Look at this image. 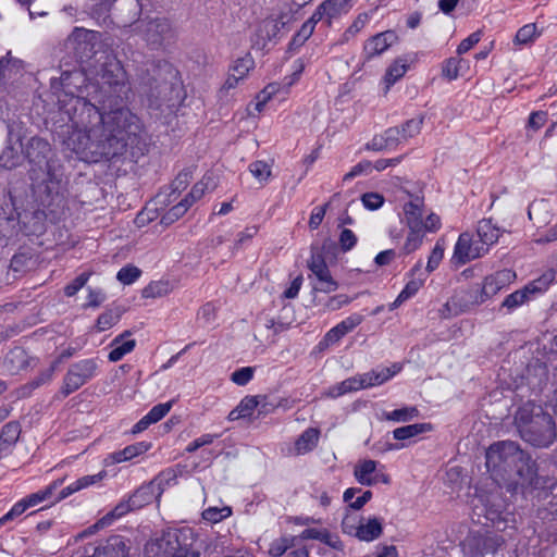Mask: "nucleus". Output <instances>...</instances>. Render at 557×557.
<instances>
[{
    "label": "nucleus",
    "mask_w": 557,
    "mask_h": 557,
    "mask_svg": "<svg viewBox=\"0 0 557 557\" xmlns=\"http://www.w3.org/2000/svg\"><path fill=\"white\" fill-rule=\"evenodd\" d=\"M408 281L398 294L397 298L391 304V309L399 307L403 302L413 297L426 281V274L421 271V263H417L408 274Z\"/></svg>",
    "instance_id": "nucleus-18"
},
{
    "label": "nucleus",
    "mask_w": 557,
    "mask_h": 557,
    "mask_svg": "<svg viewBox=\"0 0 557 557\" xmlns=\"http://www.w3.org/2000/svg\"><path fill=\"white\" fill-rule=\"evenodd\" d=\"M344 533L355 536L363 542H372L381 536L383 522L377 517L360 518L356 515L347 513L342 522Z\"/></svg>",
    "instance_id": "nucleus-5"
},
{
    "label": "nucleus",
    "mask_w": 557,
    "mask_h": 557,
    "mask_svg": "<svg viewBox=\"0 0 557 557\" xmlns=\"http://www.w3.org/2000/svg\"><path fill=\"white\" fill-rule=\"evenodd\" d=\"M475 287L467 289H458L446 301L441 309L443 318H450L469 311L472 307L482 305L483 302H474Z\"/></svg>",
    "instance_id": "nucleus-12"
},
{
    "label": "nucleus",
    "mask_w": 557,
    "mask_h": 557,
    "mask_svg": "<svg viewBox=\"0 0 557 557\" xmlns=\"http://www.w3.org/2000/svg\"><path fill=\"white\" fill-rule=\"evenodd\" d=\"M255 368L244 367L234 371L231 375V380L238 386H244L253 377Z\"/></svg>",
    "instance_id": "nucleus-55"
},
{
    "label": "nucleus",
    "mask_w": 557,
    "mask_h": 557,
    "mask_svg": "<svg viewBox=\"0 0 557 557\" xmlns=\"http://www.w3.org/2000/svg\"><path fill=\"white\" fill-rule=\"evenodd\" d=\"M143 39L151 47L161 46L171 37V27L164 21H149L141 25Z\"/></svg>",
    "instance_id": "nucleus-20"
},
{
    "label": "nucleus",
    "mask_w": 557,
    "mask_h": 557,
    "mask_svg": "<svg viewBox=\"0 0 557 557\" xmlns=\"http://www.w3.org/2000/svg\"><path fill=\"white\" fill-rule=\"evenodd\" d=\"M191 207V205L183 198L178 203L173 206L161 219V222L169 225L182 218L188 209Z\"/></svg>",
    "instance_id": "nucleus-45"
},
{
    "label": "nucleus",
    "mask_w": 557,
    "mask_h": 557,
    "mask_svg": "<svg viewBox=\"0 0 557 557\" xmlns=\"http://www.w3.org/2000/svg\"><path fill=\"white\" fill-rule=\"evenodd\" d=\"M516 278L515 272L509 269L497 271L487 275L481 287H475L474 302H486L508 286Z\"/></svg>",
    "instance_id": "nucleus-10"
},
{
    "label": "nucleus",
    "mask_w": 557,
    "mask_h": 557,
    "mask_svg": "<svg viewBox=\"0 0 557 557\" xmlns=\"http://www.w3.org/2000/svg\"><path fill=\"white\" fill-rule=\"evenodd\" d=\"M398 41L394 30H385L368 38L363 45V54L367 60L383 54Z\"/></svg>",
    "instance_id": "nucleus-16"
},
{
    "label": "nucleus",
    "mask_w": 557,
    "mask_h": 557,
    "mask_svg": "<svg viewBox=\"0 0 557 557\" xmlns=\"http://www.w3.org/2000/svg\"><path fill=\"white\" fill-rule=\"evenodd\" d=\"M22 156L13 147H8L0 156V166L4 169H13L20 164Z\"/></svg>",
    "instance_id": "nucleus-47"
},
{
    "label": "nucleus",
    "mask_w": 557,
    "mask_h": 557,
    "mask_svg": "<svg viewBox=\"0 0 557 557\" xmlns=\"http://www.w3.org/2000/svg\"><path fill=\"white\" fill-rule=\"evenodd\" d=\"M486 252L487 247L481 245L479 240L474 239L469 233H462L455 244L450 262L455 267H460L484 256Z\"/></svg>",
    "instance_id": "nucleus-9"
},
{
    "label": "nucleus",
    "mask_w": 557,
    "mask_h": 557,
    "mask_svg": "<svg viewBox=\"0 0 557 557\" xmlns=\"http://www.w3.org/2000/svg\"><path fill=\"white\" fill-rule=\"evenodd\" d=\"M301 540H317L334 549H342L343 544L338 535L324 528H308L300 534Z\"/></svg>",
    "instance_id": "nucleus-27"
},
{
    "label": "nucleus",
    "mask_w": 557,
    "mask_h": 557,
    "mask_svg": "<svg viewBox=\"0 0 557 557\" xmlns=\"http://www.w3.org/2000/svg\"><path fill=\"white\" fill-rule=\"evenodd\" d=\"M327 206L329 205L325 203L323 206H317L312 209L310 219H309V227L311 230H317L321 225V223L324 219V215L326 213Z\"/></svg>",
    "instance_id": "nucleus-60"
},
{
    "label": "nucleus",
    "mask_w": 557,
    "mask_h": 557,
    "mask_svg": "<svg viewBox=\"0 0 557 557\" xmlns=\"http://www.w3.org/2000/svg\"><path fill=\"white\" fill-rule=\"evenodd\" d=\"M311 272V293L313 306L322 305L320 294H331L338 289L339 284L333 277L325 260L322 256H312L308 262Z\"/></svg>",
    "instance_id": "nucleus-4"
},
{
    "label": "nucleus",
    "mask_w": 557,
    "mask_h": 557,
    "mask_svg": "<svg viewBox=\"0 0 557 557\" xmlns=\"http://www.w3.org/2000/svg\"><path fill=\"white\" fill-rule=\"evenodd\" d=\"M413 60L414 55L405 54L397 57L391 62V64L386 67L381 81L384 92H387L395 83L405 76L409 70L410 63L413 62Z\"/></svg>",
    "instance_id": "nucleus-17"
},
{
    "label": "nucleus",
    "mask_w": 557,
    "mask_h": 557,
    "mask_svg": "<svg viewBox=\"0 0 557 557\" xmlns=\"http://www.w3.org/2000/svg\"><path fill=\"white\" fill-rule=\"evenodd\" d=\"M22 62L10 53L0 59V82L14 79L22 71Z\"/></svg>",
    "instance_id": "nucleus-35"
},
{
    "label": "nucleus",
    "mask_w": 557,
    "mask_h": 557,
    "mask_svg": "<svg viewBox=\"0 0 557 557\" xmlns=\"http://www.w3.org/2000/svg\"><path fill=\"white\" fill-rule=\"evenodd\" d=\"M374 13L375 9H372L369 12L358 14V16L351 23V25L345 30L343 35V41H348L350 38L355 37L359 32H361L366 27V25L371 21Z\"/></svg>",
    "instance_id": "nucleus-39"
},
{
    "label": "nucleus",
    "mask_w": 557,
    "mask_h": 557,
    "mask_svg": "<svg viewBox=\"0 0 557 557\" xmlns=\"http://www.w3.org/2000/svg\"><path fill=\"white\" fill-rule=\"evenodd\" d=\"M445 253V243L443 239H438L429 256L426 263V272L431 273L436 270L442 262Z\"/></svg>",
    "instance_id": "nucleus-46"
},
{
    "label": "nucleus",
    "mask_w": 557,
    "mask_h": 557,
    "mask_svg": "<svg viewBox=\"0 0 557 557\" xmlns=\"http://www.w3.org/2000/svg\"><path fill=\"white\" fill-rule=\"evenodd\" d=\"M319 440V431L317 429L306 430L295 442V453L297 455L306 454L312 450Z\"/></svg>",
    "instance_id": "nucleus-37"
},
{
    "label": "nucleus",
    "mask_w": 557,
    "mask_h": 557,
    "mask_svg": "<svg viewBox=\"0 0 557 557\" xmlns=\"http://www.w3.org/2000/svg\"><path fill=\"white\" fill-rule=\"evenodd\" d=\"M339 384L345 394L364 389L360 374L349 377Z\"/></svg>",
    "instance_id": "nucleus-63"
},
{
    "label": "nucleus",
    "mask_w": 557,
    "mask_h": 557,
    "mask_svg": "<svg viewBox=\"0 0 557 557\" xmlns=\"http://www.w3.org/2000/svg\"><path fill=\"white\" fill-rule=\"evenodd\" d=\"M358 238L349 228H343L339 233L338 243L344 252L351 250L357 245Z\"/></svg>",
    "instance_id": "nucleus-53"
},
{
    "label": "nucleus",
    "mask_w": 557,
    "mask_h": 557,
    "mask_svg": "<svg viewBox=\"0 0 557 557\" xmlns=\"http://www.w3.org/2000/svg\"><path fill=\"white\" fill-rule=\"evenodd\" d=\"M28 505L26 504L25 499L22 498L17 503L13 505V507L0 518V524L5 523L9 520H13L17 517H20L22 513H24L28 509Z\"/></svg>",
    "instance_id": "nucleus-58"
},
{
    "label": "nucleus",
    "mask_w": 557,
    "mask_h": 557,
    "mask_svg": "<svg viewBox=\"0 0 557 557\" xmlns=\"http://www.w3.org/2000/svg\"><path fill=\"white\" fill-rule=\"evenodd\" d=\"M232 508L230 506H212L202 511V519L209 523L215 524L231 517Z\"/></svg>",
    "instance_id": "nucleus-41"
},
{
    "label": "nucleus",
    "mask_w": 557,
    "mask_h": 557,
    "mask_svg": "<svg viewBox=\"0 0 557 557\" xmlns=\"http://www.w3.org/2000/svg\"><path fill=\"white\" fill-rule=\"evenodd\" d=\"M151 443L149 442H138L132 445L126 446L125 448L114 451L108 456L106 459L107 465L121 463L128 460H132L135 457H138L145 453H147L151 448Z\"/></svg>",
    "instance_id": "nucleus-24"
},
{
    "label": "nucleus",
    "mask_w": 557,
    "mask_h": 557,
    "mask_svg": "<svg viewBox=\"0 0 557 557\" xmlns=\"http://www.w3.org/2000/svg\"><path fill=\"white\" fill-rule=\"evenodd\" d=\"M469 69V63L463 59L450 58L442 65V75L448 81H455Z\"/></svg>",
    "instance_id": "nucleus-34"
},
{
    "label": "nucleus",
    "mask_w": 557,
    "mask_h": 557,
    "mask_svg": "<svg viewBox=\"0 0 557 557\" xmlns=\"http://www.w3.org/2000/svg\"><path fill=\"white\" fill-rule=\"evenodd\" d=\"M481 37H482V33L480 30L474 32L471 35H469L457 47V53L463 54V53L468 52L481 40Z\"/></svg>",
    "instance_id": "nucleus-61"
},
{
    "label": "nucleus",
    "mask_w": 557,
    "mask_h": 557,
    "mask_svg": "<svg viewBox=\"0 0 557 557\" xmlns=\"http://www.w3.org/2000/svg\"><path fill=\"white\" fill-rule=\"evenodd\" d=\"M351 7V0H326L318 7L313 16L318 21H324L330 26L333 20L346 14Z\"/></svg>",
    "instance_id": "nucleus-19"
},
{
    "label": "nucleus",
    "mask_w": 557,
    "mask_h": 557,
    "mask_svg": "<svg viewBox=\"0 0 557 557\" xmlns=\"http://www.w3.org/2000/svg\"><path fill=\"white\" fill-rule=\"evenodd\" d=\"M422 123H423V119L420 116L407 121L401 126V128H399L401 131L400 138H401L403 143L406 141L407 139L418 135L421 131Z\"/></svg>",
    "instance_id": "nucleus-48"
},
{
    "label": "nucleus",
    "mask_w": 557,
    "mask_h": 557,
    "mask_svg": "<svg viewBox=\"0 0 557 557\" xmlns=\"http://www.w3.org/2000/svg\"><path fill=\"white\" fill-rule=\"evenodd\" d=\"M255 66V60L250 53L235 59L228 69L227 77L222 86V90L236 88L243 82Z\"/></svg>",
    "instance_id": "nucleus-15"
},
{
    "label": "nucleus",
    "mask_w": 557,
    "mask_h": 557,
    "mask_svg": "<svg viewBox=\"0 0 557 557\" xmlns=\"http://www.w3.org/2000/svg\"><path fill=\"white\" fill-rule=\"evenodd\" d=\"M553 280L554 274L552 272L544 274L539 280L533 281L532 283L527 285L523 289L517 290L508 295L503 301V307L512 310L523 305L525 301L529 300L530 295L541 294L545 292L548 288L549 284L553 282Z\"/></svg>",
    "instance_id": "nucleus-11"
},
{
    "label": "nucleus",
    "mask_w": 557,
    "mask_h": 557,
    "mask_svg": "<svg viewBox=\"0 0 557 557\" xmlns=\"http://www.w3.org/2000/svg\"><path fill=\"white\" fill-rule=\"evenodd\" d=\"M71 101L79 112L64 145L83 161L97 162L110 156L114 139L124 140L125 135L135 134L138 128L136 116L126 108L101 113L81 97H72Z\"/></svg>",
    "instance_id": "nucleus-1"
},
{
    "label": "nucleus",
    "mask_w": 557,
    "mask_h": 557,
    "mask_svg": "<svg viewBox=\"0 0 557 557\" xmlns=\"http://www.w3.org/2000/svg\"><path fill=\"white\" fill-rule=\"evenodd\" d=\"M173 401H166L153 406L132 429L133 434H139L147 430L151 424L159 422L171 410Z\"/></svg>",
    "instance_id": "nucleus-23"
},
{
    "label": "nucleus",
    "mask_w": 557,
    "mask_h": 557,
    "mask_svg": "<svg viewBox=\"0 0 557 557\" xmlns=\"http://www.w3.org/2000/svg\"><path fill=\"white\" fill-rule=\"evenodd\" d=\"M136 347V341L131 338V334L125 332L116 336L110 344L108 359L111 362H117L126 355L131 354Z\"/></svg>",
    "instance_id": "nucleus-25"
},
{
    "label": "nucleus",
    "mask_w": 557,
    "mask_h": 557,
    "mask_svg": "<svg viewBox=\"0 0 557 557\" xmlns=\"http://www.w3.org/2000/svg\"><path fill=\"white\" fill-rule=\"evenodd\" d=\"M140 274L141 271L137 267L126 265L117 272L116 278L124 285H131L137 281Z\"/></svg>",
    "instance_id": "nucleus-49"
},
{
    "label": "nucleus",
    "mask_w": 557,
    "mask_h": 557,
    "mask_svg": "<svg viewBox=\"0 0 557 557\" xmlns=\"http://www.w3.org/2000/svg\"><path fill=\"white\" fill-rule=\"evenodd\" d=\"M119 321V314L112 311L103 312L97 320V329L99 332L109 330Z\"/></svg>",
    "instance_id": "nucleus-59"
},
{
    "label": "nucleus",
    "mask_w": 557,
    "mask_h": 557,
    "mask_svg": "<svg viewBox=\"0 0 557 557\" xmlns=\"http://www.w3.org/2000/svg\"><path fill=\"white\" fill-rule=\"evenodd\" d=\"M170 284L168 282H153L145 289L144 296L147 298L163 297L170 292Z\"/></svg>",
    "instance_id": "nucleus-52"
},
{
    "label": "nucleus",
    "mask_w": 557,
    "mask_h": 557,
    "mask_svg": "<svg viewBox=\"0 0 557 557\" xmlns=\"http://www.w3.org/2000/svg\"><path fill=\"white\" fill-rule=\"evenodd\" d=\"M401 367L398 363H394L391 367H379L367 373H362L361 380L364 388L379 386L391 380L397 373H399Z\"/></svg>",
    "instance_id": "nucleus-22"
},
{
    "label": "nucleus",
    "mask_w": 557,
    "mask_h": 557,
    "mask_svg": "<svg viewBox=\"0 0 557 557\" xmlns=\"http://www.w3.org/2000/svg\"><path fill=\"white\" fill-rule=\"evenodd\" d=\"M90 275V272H84L79 274L73 282L64 287L65 295L69 297L74 296L81 288L84 287Z\"/></svg>",
    "instance_id": "nucleus-57"
},
{
    "label": "nucleus",
    "mask_w": 557,
    "mask_h": 557,
    "mask_svg": "<svg viewBox=\"0 0 557 557\" xmlns=\"http://www.w3.org/2000/svg\"><path fill=\"white\" fill-rule=\"evenodd\" d=\"M350 301H351V298H349L348 296H346L344 294H341V295L332 296V297L327 298L325 301L322 300L321 306H323L324 311H335V310H338V309L347 306L348 304H350Z\"/></svg>",
    "instance_id": "nucleus-50"
},
{
    "label": "nucleus",
    "mask_w": 557,
    "mask_h": 557,
    "mask_svg": "<svg viewBox=\"0 0 557 557\" xmlns=\"http://www.w3.org/2000/svg\"><path fill=\"white\" fill-rule=\"evenodd\" d=\"M515 421L521 437L534 446L547 447L555 440V423L541 406L524 404L516 412Z\"/></svg>",
    "instance_id": "nucleus-3"
},
{
    "label": "nucleus",
    "mask_w": 557,
    "mask_h": 557,
    "mask_svg": "<svg viewBox=\"0 0 557 557\" xmlns=\"http://www.w3.org/2000/svg\"><path fill=\"white\" fill-rule=\"evenodd\" d=\"M289 546H290V540L285 539V537L276 540L271 544V546L269 548V554L273 557L282 556L287 550V548Z\"/></svg>",
    "instance_id": "nucleus-64"
},
{
    "label": "nucleus",
    "mask_w": 557,
    "mask_h": 557,
    "mask_svg": "<svg viewBox=\"0 0 557 557\" xmlns=\"http://www.w3.org/2000/svg\"><path fill=\"white\" fill-rule=\"evenodd\" d=\"M249 172L260 184H267L272 175V164L267 161L257 160L250 163Z\"/></svg>",
    "instance_id": "nucleus-42"
},
{
    "label": "nucleus",
    "mask_w": 557,
    "mask_h": 557,
    "mask_svg": "<svg viewBox=\"0 0 557 557\" xmlns=\"http://www.w3.org/2000/svg\"><path fill=\"white\" fill-rule=\"evenodd\" d=\"M419 417V410L414 406H404L392 411H384L381 419L396 423H405Z\"/></svg>",
    "instance_id": "nucleus-32"
},
{
    "label": "nucleus",
    "mask_w": 557,
    "mask_h": 557,
    "mask_svg": "<svg viewBox=\"0 0 557 557\" xmlns=\"http://www.w3.org/2000/svg\"><path fill=\"white\" fill-rule=\"evenodd\" d=\"M361 202L368 210H377L384 203V197L379 193H366L361 197Z\"/></svg>",
    "instance_id": "nucleus-56"
},
{
    "label": "nucleus",
    "mask_w": 557,
    "mask_h": 557,
    "mask_svg": "<svg viewBox=\"0 0 557 557\" xmlns=\"http://www.w3.org/2000/svg\"><path fill=\"white\" fill-rule=\"evenodd\" d=\"M259 405H260L259 396H246L228 413V420L236 421L239 419L250 418Z\"/></svg>",
    "instance_id": "nucleus-29"
},
{
    "label": "nucleus",
    "mask_w": 557,
    "mask_h": 557,
    "mask_svg": "<svg viewBox=\"0 0 557 557\" xmlns=\"http://www.w3.org/2000/svg\"><path fill=\"white\" fill-rule=\"evenodd\" d=\"M87 381L82 377L76 371H74L72 368L67 371L63 386H62V394L64 396L70 395L71 393L78 389L82 385H84Z\"/></svg>",
    "instance_id": "nucleus-44"
},
{
    "label": "nucleus",
    "mask_w": 557,
    "mask_h": 557,
    "mask_svg": "<svg viewBox=\"0 0 557 557\" xmlns=\"http://www.w3.org/2000/svg\"><path fill=\"white\" fill-rule=\"evenodd\" d=\"M318 22L319 21L315 20L312 14L311 17L302 24V26L297 32V34H295V36L293 37V39L290 41V47L293 49H297V48L301 47L312 35L315 24Z\"/></svg>",
    "instance_id": "nucleus-40"
},
{
    "label": "nucleus",
    "mask_w": 557,
    "mask_h": 557,
    "mask_svg": "<svg viewBox=\"0 0 557 557\" xmlns=\"http://www.w3.org/2000/svg\"><path fill=\"white\" fill-rule=\"evenodd\" d=\"M401 131L399 127H391L384 133L376 135L368 144V148L373 150H392L403 143Z\"/></svg>",
    "instance_id": "nucleus-26"
},
{
    "label": "nucleus",
    "mask_w": 557,
    "mask_h": 557,
    "mask_svg": "<svg viewBox=\"0 0 557 557\" xmlns=\"http://www.w3.org/2000/svg\"><path fill=\"white\" fill-rule=\"evenodd\" d=\"M304 67L305 65L302 61L298 60L295 63V70L293 74L285 77L283 84L271 83L265 86L256 98V110L261 112L265 104L274 98H278L280 100L285 99L289 94L290 87L299 79Z\"/></svg>",
    "instance_id": "nucleus-8"
},
{
    "label": "nucleus",
    "mask_w": 557,
    "mask_h": 557,
    "mask_svg": "<svg viewBox=\"0 0 557 557\" xmlns=\"http://www.w3.org/2000/svg\"><path fill=\"white\" fill-rule=\"evenodd\" d=\"M486 467L491 471L515 469L518 478L513 482V490L532 486L536 479L531 458L513 442L491 445L486 451Z\"/></svg>",
    "instance_id": "nucleus-2"
},
{
    "label": "nucleus",
    "mask_w": 557,
    "mask_h": 557,
    "mask_svg": "<svg viewBox=\"0 0 557 557\" xmlns=\"http://www.w3.org/2000/svg\"><path fill=\"white\" fill-rule=\"evenodd\" d=\"M405 221L410 230H422V205L419 199L404 206Z\"/></svg>",
    "instance_id": "nucleus-31"
},
{
    "label": "nucleus",
    "mask_w": 557,
    "mask_h": 557,
    "mask_svg": "<svg viewBox=\"0 0 557 557\" xmlns=\"http://www.w3.org/2000/svg\"><path fill=\"white\" fill-rule=\"evenodd\" d=\"M422 242H423V231L422 230H410V233L408 234L405 245H404V250L407 253L413 252L422 245Z\"/></svg>",
    "instance_id": "nucleus-51"
},
{
    "label": "nucleus",
    "mask_w": 557,
    "mask_h": 557,
    "mask_svg": "<svg viewBox=\"0 0 557 557\" xmlns=\"http://www.w3.org/2000/svg\"><path fill=\"white\" fill-rule=\"evenodd\" d=\"M371 169H372L371 162L361 161L358 164H356L355 166H352L351 170L344 175L343 180L344 181L352 180L361 174L369 173L371 171Z\"/></svg>",
    "instance_id": "nucleus-62"
},
{
    "label": "nucleus",
    "mask_w": 557,
    "mask_h": 557,
    "mask_svg": "<svg viewBox=\"0 0 557 557\" xmlns=\"http://www.w3.org/2000/svg\"><path fill=\"white\" fill-rule=\"evenodd\" d=\"M476 233L479 243L487 249L498 240L500 235L499 228L491 220L480 221Z\"/></svg>",
    "instance_id": "nucleus-30"
},
{
    "label": "nucleus",
    "mask_w": 557,
    "mask_h": 557,
    "mask_svg": "<svg viewBox=\"0 0 557 557\" xmlns=\"http://www.w3.org/2000/svg\"><path fill=\"white\" fill-rule=\"evenodd\" d=\"M108 476V472L106 470H101L96 474L84 475L62 488L59 495L55 497L57 502L63 500L71 496L72 494L78 493L83 490L89 488L91 486H100L102 481Z\"/></svg>",
    "instance_id": "nucleus-21"
},
{
    "label": "nucleus",
    "mask_w": 557,
    "mask_h": 557,
    "mask_svg": "<svg viewBox=\"0 0 557 557\" xmlns=\"http://www.w3.org/2000/svg\"><path fill=\"white\" fill-rule=\"evenodd\" d=\"M183 531L168 529L157 533L145 545L147 557H171L181 546Z\"/></svg>",
    "instance_id": "nucleus-7"
},
{
    "label": "nucleus",
    "mask_w": 557,
    "mask_h": 557,
    "mask_svg": "<svg viewBox=\"0 0 557 557\" xmlns=\"http://www.w3.org/2000/svg\"><path fill=\"white\" fill-rule=\"evenodd\" d=\"M432 430L433 426L431 423H414L395 429L393 431V437L397 441H406L431 432Z\"/></svg>",
    "instance_id": "nucleus-33"
},
{
    "label": "nucleus",
    "mask_w": 557,
    "mask_h": 557,
    "mask_svg": "<svg viewBox=\"0 0 557 557\" xmlns=\"http://www.w3.org/2000/svg\"><path fill=\"white\" fill-rule=\"evenodd\" d=\"M362 321L363 317L361 314H350L325 333L324 337L319 343V348L326 349L336 345L344 336L352 332L359 324H361Z\"/></svg>",
    "instance_id": "nucleus-13"
},
{
    "label": "nucleus",
    "mask_w": 557,
    "mask_h": 557,
    "mask_svg": "<svg viewBox=\"0 0 557 557\" xmlns=\"http://www.w3.org/2000/svg\"><path fill=\"white\" fill-rule=\"evenodd\" d=\"M21 433L17 423H8L0 433V457L16 443Z\"/></svg>",
    "instance_id": "nucleus-36"
},
{
    "label": "nucleus",
    "mask_w": 557,
    "mask_h": 557,
    "mask_svg": "<svg viewBox=\"0 0 557 557\" xmlns=\"http://www.w3.org/2000/svg\"><path fill=\"white\" fill-rule=\"evenodd\" d=\"M215 187L213 177L206 175L197 182L190 189V191L184 197L193 206L196 201L201 199L203 195Z\"/></svg>",
    "instance_id": "nucleus-38"
},
{
    "label": "nucleus",
    "mask_w": 557,
    "mask_h": 557,
    "mask_svg": "<svg viewBox=\"0 0 557 557\" xmlns=\"http://www.w3.org/2000/svg\"><path fill=\"white\" fill-rule=\"evenodd\" d=\"M153 497V487L151 485L141 486L128 499L127 504H121L108 516H106L100 523L102 525L109 524L113 518L121 517L128 510L143 507L145 504L151 502Z\"/></svg>",
    "instance_id": "nucleus-14"
},
{
    "label": "nucleus",
    "mask_w": 557,
    "mask_h": 557,
    "mask_svg": "<svg viewBox=\"0 0 557 557\" xmlns=\"http://www.w3.org/2000/svg\"><path fill=\"white\" fill-rule=\"evenodd\" d=\"M63 481H64L63 479L54 480L53 482H51L49 485L45 486L44 488L24 497L28 507L29 508L36 507L46 502L57 503V500L55 499L52 500V498H53L55 491L63 484Z\"/></svg>",
    "instance_id": "nucleus-28"
},
{
    "label": "nucleus",
    "mask_w": 557,
    "mask_h": 557,
    "mask_svg": "<svg viewBox=\"0 0 557 557\" xmlns=\"http://www.w3.org/2000/svg\"><path fill=\"white\" fill-rule=\"evenodd\" d=\"M74 371H76L83 379L86 381L91 379L97 370V364L94 360H83L72 367Z\"/></svg>",
    "instance_id": "nucleus-54"
},
{
    "label": "nucleus",
    "mask_w": 557,
    "mask_h": 557,
    "mask_svg": "<svg viewBox=\"0 0 557 557\" xmlns=\"http://www.w3.org/2000/svg\"><path fill=\"white\" fill-rule=\"evenodd\" d=\"M352 473L355 480L364 486H374L377 484L389 485L392 482L385 466L369 458L359 459L354 465Z\"/></svg>",
    "instance_id": "nucleus-6"
},
{
    "label": "nucleus",
    "mask_w": 557,
    "mask_h": 557,
    "mask_svg": "<svg viewBox=\"0 0 557 557\" xmlns=\"http://www.w3.org/2000/svg\"><path fill=\"white\" fill-rule=\"evenodd\" d=\"M539 36L540 32L537 30L536 24L530 23L518 29L513 41L517 45H528L535 40Z\"/></svg>",
    "instance_id": "nucleus-43"
}]
</instances>
